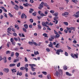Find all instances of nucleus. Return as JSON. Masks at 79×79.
<instances>
[{"mask_svg":"<svg viewBox=\"0 0 79 79\" xmlns=\"http://www.w3.org/2000/svg\"><path fill=\"white\" fill-rule=\"evenodd\" d=\"M66 29L68 31H70V30H73L74 31H76L75 30L76 28L75 27H70L69 28L68 27H67Z\"/></svg>","mask_w":79,"mask_h":79,"instance_id":"obj_1","label":"nucleus"},{"mask_svg":"<svg viewBox=\"0 0 79 79\" xmlns=\"http://www.w3.org/2000/svg\"><path fill=\"white\" fill-rule=\"evenodd\" d=\"M44 7V2H42L41 3L40 5H39V6L38 7L39 9L40 10H42V8Z\"/></svg>","mask_w":79,"mask_h":79,"instance_id":"obj_2","label":"nucleus"},{"mask_svg":"<svg viewBox=\"0 0 79 79\" xmlns=\"http://www.w3.org/2000/svg\"><path fill=\"white\" fill-rule=\"evenodd\" d=\"M60 52L62 53V52H63V51L61 49H58L57 51L56 54H57V55H60Z\"/></svg>","mask_w":79,"mask_h":79,"instance_id":"obj_3","label":"nucleus"},{"mask_svg":"<svg viewBox=\"0 0 79 79\" xmlns=\"http://www.w3.org/2000/svg\"><path fill=\"white\" fill-rule=\"evenodd\" d=\"M3 71L6 73H9L10 69L8 68H5L3 69Z\"/></svg>","mask_w":79,"mask_h":79,"instance_id":"obj_4","label":"nucleus"},{"mask_svg":"<svg viewBox=\"0 0 79 79\" xmlns=\"http://www.w3.org/2000/svg\"><path fill=\"white\" fill-rule=\"evenodd\" d=\"M11 28L10 27H9L7 29V32L8 34H10L11 35V33L10 32L11 31Z\"/></svg>","mask_w":79,"mask_h":79,"instance_id":"obj_5","label":"nucleus"},{"mask_svg":"<svg viewBox=\"0 0 79 79\" xmlns=\"http://www.w3.org/2000/svg\"><path fill=\"white\" fill-rule=\"evenodd\" d=\"M18 6L16 5H15V6L14 7V9H15L16 10H18V8H19Z\"/></svg>","mask_w":79,"mask_h":79,"instance_id":"obj_6","label":"nucleus"},{"mask_svg":"<svg viewBox=\"0 0 79 79\" xmlns=\"http://www.w3.org/2000/svg\"><path fill=\"white\" fill-rule=\"evenodd\" d=\"M58 71L59 72V74H60V75H62L63 74V71H62V70L59 69L58 70Z\"/></svg>","mask_w":79,"mask_h":79,"instance_id":"obj_7","label":"nucleus"},{"mask_svg":"<svg viewBox=\"0 0 79 79\" xmlns=\"http://www.w3.org/2000/svg\"><path fill=\"white\" fill-rule=\"evenodd\" d=\"M68 14H69V13L68 12H64V13L62 14V16H64L68 15Z\"/></svg>","mask_w":79,"mask_h":79,"instance_id":"obj_8","label":"nucleus"},{"mask_svg":"<svg viewBox=\"0 0 79 79\" xmlns=\"http://www.w3.org/2000/svg\"><path fill=\"white\" fill-rule=\"evenodd\" d=\"M53 44L52 42H50V44H49L48 45L49 47H51V48H53Z\"/></svg>","mask_w":79,"mask_h":79,"instance_id":"obj_9","label":"nucleus"},{"mask_svg":"<svg viewBox=\"0 0 79 79\" xmlns=\"http://www.w3.org/2000/svg\"><path fill=\"white\" fill-rule=\"evenodd\" d=\"M66 75L67 76H72V75L71 74H70L69 72H66Z\"/></svg>","mask_w":79,"mask_h":79,"instance_id":"obj_10","label":"nucleus"},{"mask_svg":"<svg viewBox=\"0 0 79 79\" xmlns=\"http://www.w3.org/2000/svg\"><path fill=\"white\" fill-rule=\"evenodd\" d=\"M10 45H11V42H8L7 44V47L8 48H9L10 47Z\"/></svg>","mask_w":79,"mask_h":79,"instance_id":"obj_11","label":"nucleus"},{"mask_svg":"<svg viewBox=\"0 0 79 79\" xmlns=\"http://www.w3.org/2000/svg\"><path fill=\"white\" fill-rule=\"evenodd\" d=\"M15 65H16V64H10V65H9V66L10 67H13V66H15Z\"/></svg>","mask_w":79,"mask_h":79,"instance_id":"obj_12","label":"nucleus"},{"mask_svg":"<svg viewBox=\"0 0 79 79\" xmlns=\"http://www.w3.org/2000/svg\"><path fill=\"white\" fill-rule=\"evenodd\" d=\"M60 34H57L56 35H55V38H59V37H60Z\"/></svg>","mask_w":79,"mask_h":79,"instance_id":"obj_13","label":"nucleus"},{"mask_svg":"<svg viewBox=\"0 0 79 79\" xmlns=\"http://www.w3.org/2000/svg\"><path fill=\"white\" fill-rule=\"evenodd\" d=\"M19 59H16L14 60V63H16L17 61H19Z\"/></svg>","mask_w":79,"mask_h":79,"instance_id":"obj_14","label":"nucleus"},{"mask_svg":"<svg viewBox=\"0 0 79 79\" xmlns=\"http://www.w3.org/2000/svg\"><path fill=\"white\" fill-rule=\"evenodd\" d=\"M31 69L32 71L33 72H34V71H35V68H34V67H31Z\"/></svg>","mask_w":79,"mask_h":79,"instance_id":"obj_15","label":"nucleus"},{"mask_svg":"<svg viewBox=\"0 0 79 79\" xmlns=\"http://www.w3.org/2000/svg\"><path fill=\"white\" fill-rule=\"evenodd\" d=\"M29 66H30L31 67H33V66H35V64H29Z\"/></svg>","mask_w":79,"mask_h":79,"instance_id":"obj_16","label":"nucleus"},{"mask_svg":"<svg viewBox=\"0 0 79 79\" xmlns=\"http://www.w3.org/2000/svg\"><path fill=\"white\" fill-rule=\"evenodd\" d=\"M19 71H18L17 72V76H18V75H19V76H21L22 75V72H20L19 74Z\"/></svg>","mask_w":79,"mask_h":79,"instance_id":"obj_17","label":"nucleus"},{"mask_svg":"<svg viewBox=\"0 0 79 79\" xmlns=\"http://www.w3.org/2000/svg\"><path fill=\"white\" fill-rule=\"evenodd\" d=\"M42 25L43 26H46V23H45V22H42Z\"/></svg>","mask_w":79,"mask_h":79,"instance_id":"obj_18","label":"nucleus"},{"mask_svg":"<svg viewBox=\"0 0 79 79\" xmlns=\"http://www.w3.org/2000/svg\"><path fill=\"white\" fill-rule=\"evenodd\" d=\"M74 56H75L76 58H78V54L77 53L76 54H74Z\"/></svg>","mask_w":79,"mask_h":79,"instance_id":"obj_19","label":"nucleus"},{"mask_svg":"<svg viewBox=\"0 0 79 79\" xmlns=\"http://www.w3.org/2000/svg\"><path fill=\"white\" fill-rule=\"evenodd\" d=\"M11 71L13 73H14V74H15V73H16V69H11Z\"/></svg>","mask_w":79,"mask_h":79,"instance_id":"obj_20","label":"nucleus"},{"mask_svg":"<svg viewBox=\"0 0 79 79\" xmlns=\"http://www.w3.org/2000/svg\"><path fill=\"white\" fill-rule=\"evenodd\" d=\"M52 15H53V16H58V12H56L53 14Z\"/></svg>","mask_w":79,"mask_h":79,"instance_id":"obj_21","label":"nucleus"},{"mask_svg":"<svg viewBox=\"0 0 79 79\" xmlns=\"http://www.w3.org/2000/svg\"><path fill=\"white\" fill-rule=\"evenodd\" d=\"M43 36H44V37H48V36H47V35H47L46 33H44L43 34Z\"/></svg>","mask_w":79,"mask_h":79,"instance_id":"obj_22","label":"nucleus"},{"mask_svg":"<svg viewBox=\"0 0 79 79\" xmlns=\"http://www.w3.org/2000/svg\"><path fill=\"white\" fill-rule=\"evenodd\" d=\"M24 27L26 29H27L28 28V25L27 24H25L24 25Z\"/></svg>","mask_w":79,"mask_h":79,"instance_id":"obj_23","label":"nucleus"},{"mask_svg":"<svg viewBox=\"0 0 79 79\" xmlns=\"http://www.w3.org/2000/svg\"><path fill=\"white\" fill-rule=\"evenodd\" d=\"M55 47L56 48H59L60 47V44H57Z\"/></svg>","mask_w":79,"mask_h":79,"instance_id":"obj_24","label":"nucleus"},{"mask_svg":"<svg viewBox=\"0 0 79 79\" xmlns=\"http://www.w3.org/2000/svg\"><path fill=\"white\" fill-rule=\"evenodd\" d=\"M73 16H74L75 18H79V15H76L74 14L73 15Z\"/></svg>","mask_w":79,"mask_h":79,"instance_id":"obj_25","label":"nucleus"},{"mask_svg":"<svg viewBox=\"0 0 79 79\" xmlns=\"http://www.w3.org/2000/svg\"><path fill=\"white\" fill-rule=\"evenodd\" d=\"M47 77L48 79H52L51 78V76L50 75H48L47 76Z\"/></svg>","mask_w":79,"mask_h":79,"instance_id":"obj_26","label":"nucleus"},{"mask_svg":"<svg viewBox=\"0 0 79 79\" xmlns=\"http://www.w3.org/2000/svg\"><path fill=\"white\" fill-rule=\"evenodd\" d=\"M11 52L10 51H7L6 52V54H8V53H10Z\"/></svg>","mask_w":79,"mask_h":79,"instance_id":"obj_27","label":"nucleus"},{"mask_svg":"<svg viewBox=\"0 0 79 79\" xmlns=\"http://www.w3.org/2000/svg\"><path fill=\"white\" fill-rule=\"evenodd\" d=\"M15 55L17 57H18V56H19V53L16 52L15 53Z\"/></svg>","mask_w":79,"mask_h":79,"instance_id":"obj_28","label":"nucleus"},{"mask_svg":"<svg viewBox=\"0 0 79 79\" xmlns=\"http://www.w3.org/2000/svg\"><path fill=\"white\" fill-rule=\"evenodd\" d=\"M20 66H21V63H20V62H19L17 64V67H19Z\"/></svg>","mask_w":79,"mask_h":79,"instance_id":"obj_29","label":"nucleus"},{"mask_svg":"<svg viewBox=\"0 0 79 79\" xmlns=\"http://www.w3.org/2000/svg\"><path fill=\"white\" fill-rule=\"evenodd\" d=\"M12 45H13L14 46H15L16 45V42H12Z\"/></svg>","mask_w":79,"mask_h":79,"instance_id":"obj_30","label":"nucleus"},{"mask_svg":"<svg viewBox=\"0 0 79 79\" xmlns=\"http://www.w3.org/2000/svg\"><path fill=\"white\" fill-rule=\"evenodd\" d=\"M46 50L47 52H49L50 51V50L48 48H46Z\"/></svg>","mask_w":79,"mask_h":79,"instance_id":"obj_31","label":"nucleus"},{"mask_svg":"<svg viewBox=\"0 0 79 79\" xmlns=\"http://www.w3.org/2000/svg\"><path fill=\"white\" fill-rule=\"evenodd\" d=\"M64 24H65V25H66V26L68 25V22H64Z\"/></svg>","mask_w":79,"mask_h":79,"instance_id":"obj_32","label":"nucleus"},{"mask_svg":"<svg viewBox=\"0 0 79 79\" xmlns=\"http://www.w3.org/2000/svg\"><path fill=\"white\" fill-rule=\"evenodd\" d=\"M38 29H41L42 27H41V26H40V25L39 24L38 25Z\"/></svg>","mask_w":79,"mask_h":79,"instance_id":"obj_33","label":"nucleus"},{"mask_svg":"<svg viewBox=\"0 0 79 79\" xmlns=\"http://www.w3.org/2000/svg\"><path fill=\"white\" fill-rule=\"evenodd\" d=\"M56 76H58V75H59V73H58V72L56 71Z\"/></svg>","mask_w":79,"mask_h":79,"instance_id":"obj_34","label":"nucleus"},{"mask_svg":"<svg viewBox=\"0 0 79 79\" xmlns=\"http://www.w3.org/2000/svg\"><path fill=\"white\" fill-rule=\"evenodd\" d=\"M42 74H44V75H47V74L46 72H42Z\"/></svg>","mask_w":79,"mask_h":79,"instance_id":"obj_35","label":"nucleus"},{"mask_svg":"<svg viewBox=\"0 0 79 79\" xmlns=\"http://www.w3.org/2000/svg\"><path fill=\"white\" fill-rule=\"evenodd\" d=\"M33 44H34V45H35V46H38V44H37L36 42H33Z\"/></svg>","mask_w":79,"mask_h":79,"instance_id":"obj_36","label":"nucleus"},{"mask_svg":"<svg viewBox=\"0 0 79 79\" xmlns=\"http://www.w3.org/2000/svg\"><path fill=\"white\" fill-rule=\"evenodd\" d=\"M19 8H20V9L21 10H23V9L24 8V7L23 6L20 5L19 6Z\"/></svg>","mask_w":79,"mask_h":79,"instance_id":"obj_37","label":"nucleus"},{"mask_svg":"<svg viewBox=\"0 0 79 79\" xmlns=\"http://www.w3.org/2000/svg\"><path fill=\"white\" fill-rule=\"evenodd\" d=\"M20 70H24V69L25 68L24 67H21V68H20Z\"/></svg>","mask_w":79,"mask_h":79,"instance_id":"obj_38","label":"nucleus"},{"mask_svg":"<svg viewBox=\"0 0 79 79\" xmlns=\"http://www.w3.org/2000/svg\"><path fill=\"white\" fill-rule=\"evenodd\" d=\"M25 16V14H23L21 16L22 18H24V16Z\"/></svg>","mask_w":79,"mask_h":79,"instance_id":"obj_39","label":"nucleus"},{"mask_svg":"<svg viewBox=\"0 0 79 79\" xmlns=\"http://www.w3.org/2000/svg\"><path fill=\"white\" fill-rule=\"evenodd\" d=\"M28 66H29V65H28V64H26L25 65V68H27V67H28Z\"/></svg>","mask_w":79,"mask_h":79,"instance_id":"obj_40","label":"nucleus"},{"mask_svg":"<svg viewBox=\"0 0 79 79\" xmlns=\"http://www.w3.org/2000/svg\"><path fill=\"white\" fill-rule=\"evenodd\" d=\"M40 15H41L42 16H46V15L43 14V13H41Z\"/></svg>","mask_w":79,"mask_h":79,"instance_id":"obj_41","label":"nucleus"},{"mask_svg":"<svg viewBox=\"0 0 79 79\" xmlns=\"http://www.w3.org/2000/svg\"><path fill=\"white\" fill-rule=\"evenodd\" d=\"M9 15L10 16V17H11V18H13V15H11V14L10 13H9Z\"/></svg>","mask_w":79,"mask_h":79,"instance_id":"obj_42","label":"nucleus"},{"mask_svg":"<svg viewBox=\"0 0 79 79\" xmlns=\"http://www.w3.org/2000/svg\"><path fill=\"white\" fill-rule=\"evenodd\" d=\"M13 41H14V40H13V38H11L10 39V42L12 43V42H13Z\"/></svg>","mask_w":79,"mask_h":79,"instance_id":"obj_43","label":"nucleus"},{"mask_svg":"<svg viewBox=\"0 0 79 79\" xmlns=\"http://www.w3.org/2000/svg\"><path fill=\"white\" fill-rule=\"evenodd\" d=\"M14 56V52H12L11 53V56Z\"/></svg>","mask_w":79,"mask_h":79,"instance_id":"obj_44","label":"nucleus"},{"mask_svg":"<svg viewBox=\"0 0 79 79\" xmlns=\"http://www.w3.org/2000/svg\"><path fill=\"white\" fill-rule=\"evenodd\" d=\"M64 70H66V69H67V66H64Z\"/></svg>","mask_w":79,"mask_h":79,"instance_id":"obj_45","label":"nucleus"},{"mask_svg":"<svg viewBox=\"0 0 79 79\" xmlns=\"http://www.w3.org/2000/svg\"><path fill=\"white\" fill-rule=\"evenodd\" d=\"M30 21L31 23H33V22H34V20H33V19H30Z\"/></svg>","mask_w":79,"mask_h":79,"instance_id":"obj_46","label":"nucleus"},{"mask_svg":"<svg viewBox=\"0 0 79 79\" xmlns=\"http://www.w3.org/2000/svg\"><path fill=\"white\" fill-rule=\"evenodd\" d=\"M54 32L55 34H56V35L58 34V33L57 32H56V31L55 30H54Z\"/></svg>","mask_w":79,"mask_h":79,"instance_id":"obj_47","label":"nucleus"},{"mask_svg":"<svg viewBox=\"0 0 79 79\" xmlns=\"http://www.w3.org/2000/svg\"><path fill=\"white\" fill-rule=\"evenodd\" d=\"M50 12L51 13H55V11H54V10H51L50 11Z\"/></svg>","mask_w":79,"mask_h":79,"instance_id":"obj_48","label":"nucleus"},{"mask_svg":"<svg viewBox=\"0 0 79 79\" xmlns=\"http://www.w3.org/2000/svg\"><path fill=\"white\" fill-rule=\"evenodd\" d=\"M38 77L40 78H42V77H43V76H42V75H40L38 76Z\"/></svg>","mask_w":79,"mask_h":79,"instance_id":"obj_49","label":"nucleus"},{"mask_svg":"<svg viewBox=\"0 0 79 79\" xmlns=\"http://www.w3.org/2000/svg\"><path fill=\"white\" fill-rule=\"evenodd\" d=\"M71 56L72 57H73V58H75L73 54H71Z\"/></svg>","mask_w":79,"mask_h":79,"instance_id":"obj_50","label":"nucleus"},{"mask_svg":"<svg viewBox=\"0 0 79 79\" xmlns=\"http://www.w3.org/2000/svg\"><path fill=\"white\" fill-rule=\"evenodd\" d=\"M28 44H30V45H32V44H33V43L32 42H28Z\"/></svg>","mask_w":79,"mask_h":79,"instance_id":"obj_51","label":"nucleus"},{"mask_svg":"<svg viewBox=\"0 0 79 79\" xmlns=\"http://www.w3.org/2000/svg\"><path fill=\"white\" fill-rule=\"evenodd\" d=\"M65 55L66 56H68V54L66 52H65Z\"/></svg>","mask_w":79,"mask_h":79,"instance_id":"obj_52","label":"nucleus"},{"mask_svg":"<svg viewBox=\"0 0 79 79\" xmlns=\"http://www.w3.org/2000/svg\"><path fill=\"white\" fill-rule=\"evenodd\" d=\"M37 18H38V19H39V20H40V18H41V17L39 16H37Z\"/></svg>","mask_w":79,"mask_h":79,"instance_id":"obj_53","label":"nucleus"},{"mask_svg":"<svg viewBox=\"0 0 79 79\" xmlns=\"http://www.w3.org/2000/svg\"><path fill=\"white\" fill-rule=\"evenodd\" d=\"M43 5H44V6H47L48 5V4H47V3H44Z\"/></svg>","mask_w":79,"mask_h":79,"instance_id":"obj_54","label":"nucleus"},{"mask_svg":"<svg viewBox=\"0 0 79 79\" xmlns=\"http://www.w3.org/2000/svg\"><path fill=\"white\" fill-rule=\"evenodd\" d=\"M25 61L26 62H27L28 60H27V59L26 57H25Z\"/></svg>","mask_w":79,"mask_h":79,"instance_id":"obj_55","label":"nucleus"},{"mask_svg":"<svg viewBox=\"0 0 79 79\" xmlns=\"http://www.w3.org/2000/svg\"><path fill=\"white\" fill-rule=\"evenodd\" d=\"M24 69H25L26 72H27V71H28V68H25Z\"/></svg>","mask_w":79,"mask_h":79,"instance_id":"obj_56","label":"nucleus"},{"mask_svg":"<svg viewBox=\"0 0 79 79\" xmlns=\"http://www.w3.org/2000/svg\"><path fill=\"white\" fill-rule=\"evenodd\" d=\"M3 18V16L2 15H1L0 16V19H2Z\"/></svg>","mask_w":79,"mask_h":79,"instance_id":"obj_57","label":"nucleus"},{"mask_svg":"<svg viewBox=\"0 0 79 79\" xmlns=\"http://www.w3.org/2000/svg\"><path fill=\"white\" fill-rule=\"evenodd\" d=\"M73 43L74 44H76L77 43V41H76V40H73Z\"/></svg>","mask_w":79,"mask_h":79,"instance_id":"obj_58","label":"nucleus"},{"mask_svg":"<svg viewBox=\"0 0 79 79\" xmlns=\"http://www.w3.org/2000/svg\"><path fill=\"white\" fill-rule=\"evenodd\" d=\"M59 9L60 10H63L64 9V8H63V7H60L59 8Z\"/></svg>","mask_w":79,"mask_h":79,"instance_id":"obj_59","label":"nucleus"},{"mask_svg":"<svg viewBox=\"0 0 79 79\" xmlns=\"http://www.w3.org/2000/svg\"><path fill=\"white\" fill-rule=\"evenodd\" d=\"M23 31L24 32H26V29L24 28H23Z\"/></svg>","mask_w":79,"mask_h":79,"instance_id":"obj_60","label":"nucleus"},{"mask_svg":"<svg viewBox=\"0 0 79 79\" xmlns=\"http://www.w3.org/2000/svg\"><path fill=\"white\" fill-rule=\"evenodd\" d=\"M30 2L31 3H34V1H33V0H30Z\"/></svg>","mask_w":79,"mask_h":79,"instance_id":"obj_61","label":"nucleus"},{"mask_svg":"<svg viewBox=\"0 0 79 79\" xmlns=\"http://www.w3.org/2000/svg\"><path fill=\"white\" fill-rule=\"evenodd\" d=\"M10 2L11 3H12V4L13 5H15V3H14V2H13L11 1Z\"/></svg>","mask_w":79,"mask_h":79,"instance_id":"obj_62","label":"nucleus"},{"mask_svg":"<svg viewBox=\"0 0 79 79\" xmlns=\"http://www.w3.org/2000/svg\"><path fill=\"white\" fill-rule=\"evenodd\" d=\"M14 40H15L16 41H18V39H17V38H15V37L14 38Z\"/></svg>","mask_w":79,"mask_h":79,"instance_id":"obj_63","label":"nucleus"},{"mask_svg":"<svg viewBox=\"0 0 79 79\" xmlns=\"http://www.w3.org/2000/svg\"><path fill=\"white\" fill-rule=\"evenodd\" d=\"M25 76L26 77H28V75H27V73H26L25 74Z\"/></svg>","mask_w":79,"mask_h":79,"instance_id":"obj_64","label":"nucleus"}]
</instances>
